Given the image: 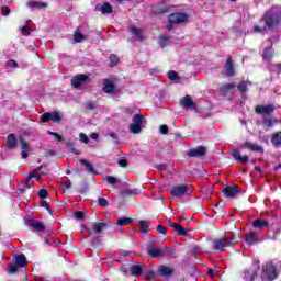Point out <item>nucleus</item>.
Masks as SVG:
<instances>
[{"label": "nucleus", "mask_w": 281, "mask_h": 281, "mask_svg": "<svg viewBox=\"0 0 281 281\" xmlns=\"http://www.w3.org/2000/svg\"><path fill=\"white\" fill-rule=\"evenodd\" d=\"M281 21V9L273 7L268 11L263 18L260 20L259 25H255L252 32L255 34H265L267 30H272V27H278Z\"/></svg>", "instance_id": "f257e3e1"}, {"label": "nucleus", "mask_w": 281, "mask_h": 281, "mask_svg": "<svg viewBox=\"0 0 281 281\" xmlns=\"http://www.w3.org/2000/svg\"><path fill=\"white\" fill-rule=\"evenodd\" d=\"M238 240L232 238V237H224L223 239L216 238L213 240L212 248L215 251H225L227 247H234V245H237Z\"/></svg>", "instance_id": "f03ea898"}, {"label": "nucleus", "mask_w": 281, "mask_h": 281, "mask_svg": "<svg viewBox=\"0 0 281 281\" xmlns=\"http://www.w3.org/2000/svg\"><path fill=\"white\" fill-rule=\"evenodd\" d=\"M263 274H262V280H269V281H273L276 280V278H278V270L276 269V266L271 265V263H267L263 267L262 270Z\"/></svg>", "instance_id": "7ed1b4c3"}, {"label": "nucleus", "mask_w": 281, "mask_h": 281, "mask_svg": "<svg viewBox=\"0 0 281 281\" xmlns=\"http://www.w3.org/2000/svg\"><path fill=\"white\" fill-rule=\"evenodd\" d=\"M142 124H144V115L135 114L132 119V124L130 125L131 133H142Z\"/></svg>", "instance_id": "20e7f679"}, {"label": "nucleus", "mask_w": 281, "mask_h": 281, "mask_svg": "<svg viewBox=\"0 0 281 281\" xmlns=\"http://www.w3.org/2000/svg\"><path fill=\"white\" fill-rule=\"evenodd\" d=\"M188 19H190V15H188V13L175 12L169 15L168 21L169 23H173L175 25H181V23H186Z\"/></svg>", "instance_id": "39448f33"}, {"label": "nucleus", "mask_w": 281, "mask_h": 281, "mask_svg": "<svg viewBox=\"0 0 281 281\" xmlns=\"http://www.w3.org/2000/svg\"><path fill=\"white\" fill-rule=\"evenodd\" d=\"M89 80V76L81 74L78 76H75L71 79V86L74 87V89H85V82H87Z\"/></svg>", "instance_id": "423d86ee"}, {"label": "nucleus", "mask_w": 281, "mask_h": 281, "mask_svg": "<svg viewBox=\"0 0 281 281\" xmlns=\"http://www.w3.org/2000/svg\"><path fill=\"white\" fill-rule=\"evenodd\" d=\"M188 194V187L186 184H177L171 188V196L173 199H181Z\"/></svg>", "instance_id": "0eeeda50"}, {"label": "nucleus", "mask_w": 281, "mask_h": 281, "mask_svg": "<svg viewBox=\"0 0 281 281\" xmlns=\"http://www.w3.org/2000/svg\"><path fill=\"white\" fill-rule=\"evenodd\" d=\"M111 226V222H106L104 220H101L100 222H92L91 227L92 232L94 234H100L101 232H104V229H108Z\"/></svg>", "instance_id": "6e6552de"}, {"label": "nucleus", "mask_w": 281, "mask_h": 281, "mask_svg": "<svg viewBox=\"0 0 281 281\" xmlns=\"http://www.w3.org/2000/svg\"><path fill=\"white\" fill-rule=\"evenodd\" d=\"M60 120H63V116L58 112H46L41 115L42 122H60Z\"/></svg>", "instance_id": "1a4fd4ad"}, {"label": "nucleus", "mask_w": 281, "mask_h": 281, "mask_svg": "<svg viewBox=\"0 0 281 281\" xmlns=\"http://www.w3.org/2000/svg\"><path fill=\"white\" fill-rule=\"evenodd\" d=\"M147 254L149 256H151V258H161L164 257V251L161 249H159L158 246H156V244H148L147 245Z\"/></svg>", "instance_id": "9d476101"}, {"label": "nucleus", "mask_w": 281, "mask_h": 281, "mask_svg": "<svg viewBox=\"0 0 281 281\" xmlns=\"http://www.w3.org/2000/svg\"><path fill=\"white\" fill-rule=\"evenodd\" d=\"M239 192L240 188H238V186H228L222 190V193L224 194V196H226V199H232L236 196Z\"/></svg>", "instance_id": "9b49d317"}, {"label": "nucleus", "mask_w": 281, "mask_h": 281, "mask_svg": "<svg viewBox=\"0 0 281 281\" xmlns=\"http://www.w3.org/2000/svg\"><path fill=\"white\" fill-rule=\"evenodd\" d=\"M276 111L274 104H268V105H257L256 106V113L259 115H271Z\"/></svg>", "instance_id": "f8f14e48"}, {"label": "nucleus", "mask_w": 281, "mask_h": 281, "mask_svg": "<svg viewBox=\"0 0 281 281\" xmlns=\"http://www.w3.org/2000/svg\"><path fill=\"white\" fill-rule=\"evenodd\" d=\"M224 74L228 78H232V76H235L236 70L234 69V60L231 57H227L226 63L224 65Z\"/></svg>", "instance_id": "ddd939ff"}, {"label": "nucleus", "mask_w": 281, "mask_h": 281, "mask_svg": "<svg viewBox=\"0 0 281 281\" xmlns=\"http://www.w3.org/2000/svg\"><path fill=\"white\" fill-rule=\"evenodd\" d=\"M128 32L136 41H144V30L135 26H128Z\"/></svg>", "instance_id": "4468645a"}, {"label": "nucleus", "mask_w": 281, "mask_h": 281, "mask_svg": "<svg viewBox=\"0 0 281 281\" xmlns=\"http://www.w3.org/2000/svg\"><path fill=\"white\" fill-rule=\"evenodd\" d=\"M144 263L138 262L134 263L130 267V273L131 276H134L135 278H139V274L144 271Z\"/></svg>", "instance_id": "2eb2a0df"}, {"label": "nucleus", "mask_w": 281, "mask_h": 281, "mask_svg": "<svg viewBox=\"0 0 281 281\" xmlns=\"http://www.w3.org/2000/svg\"><path fill=\"white\" fill-rule=\"evenodd\" d=\"M180 104L183 109H196V103L192 101V97L186 95L184 98L180 99Z\"/></svg>", "instance_id": "dca6fc26"}, {"label": "nucleus", "mask_w": 281, "mask_h": 281, "mask_svg": "<svg viewBox=\"0 0 281 281\" xmlns=\"http://www.w3.org/2000/svg\"><path fill=\"white\" fill-rule=\"evenodd\" d=\"M207 153V149L203 146H199L188 151L189 157H203Z\"/></svg>", "instance_id": "f3484780"}, {"label": "nucleus", "mask_w": 281, "mask_h": 281, "mask_svg": "<svg viewBox=\"0 0 281 281\" xmlns=\"http://www.w3.org/2000/svg\"><path fill=\"white\" fill-rule=\"evenodd\" d=\"M29 227L32 229V232H45V225L36 220H31L29 222Z\"/></svg>", "instance_id": "a211bd4d"}, {"label": "nucleus", "mask_w": 281, "mask_h": 281, "mask_svg": "<svg viewBox=\"0 0 281 281\" xmlns=\"http://www.w3.org/2000/svg\"><path fill=\"white\" fill-rule=\"evenodd\" d=\"M236 85L234 83H225L218 87L217 89V93L218 95H227V93H229V91H232V89H235Z\"/></svg>", "instance_id": "6ab92c4d"}, {"label": "nucleus", "mask_w": 281, "mask_h": 281, "mask_svg": "<svg viewBox=\"0 0 281 281\" xmlns=\"http://www.w3.org/2000/svg\"><path fill=\"white\" fill-rule=\"evenodd\" d=\"M18 145H19V142L16 140V135L9 134L7 136V148H9V150H14Z\"/></svg>", "instance_id": "aec40b11"}, {"label": "nucleus", "mask_w": 281, "mask_h": 281, "mask_svg": "<svg viewBox=\"0 0 281 281\" xmlns=\"http://www.w3.org/2000/svg\"><path fill=\"white\" fill-rule=\"evenodd\" d=\"M26 7L30 10H43V8H47V2H38V1L31 0L26 3Z\"/></svg>", "instance_id": "412c9836"}, {"label": "nucleus", "mask_w": 281, "mask_h": 281, "mask_svg": "<svg viewBox=\"0 0 281 281\" xmlns=\"http://www.w3.org/2000/svg\"><path fill=\"white\" fill-rule=\"evenodd\" d=\"M158 272L160 276H162V278H170V276L175 273V270L166 265H162L158 268Z\"/></svg>", "instance_id": "4be33fe9"}, {"label": "nucleus", "mask_w": 281, "mask_h": 281, "mask_svg": "<svg viewBox=\"0 0 281 281\" xmlns=\"http://www.w3.org/2000/svg\"><path fill=\"white\" fill-rule=\"evenodd\" d=\"M95 10L99 12H102V14H112L113 13V7H111V3L105 2L101 5H97Z\"/></svg>", "instance_id": "5701e85b"}, {"label": "nucleus", "mask_w": 281, "mask_h": 281, "mask_svg": "<svg viewBox=\"0 0 281 281\" xmlns=\"http://www.w3.org/2000/svg\"><path fill=\"white\" fill-rule=\"evenodd\" d=\"M244 278L247 281H255L258 278V269L245 270Z\"/></svg>", "instance_id": "b1692460"}, {"label": "nucleus", "mask_w": 281, "mask_h": 281, "mask_svg": "<svg viewBox=\"0 0 281 281\" xmlns=\"http://www.w3.org/2000/svg\"><path fill=\"white\" fill-rule=\"evenodd\" d=\"M244 148H248V150H252L254 153H265V148H262V146L249 142L244 144Z\"/></svg>", "instance_id": "393cba45"}, {"label": "nucleus", "mask_w": 281, "mask_h": 281, "mask_svg": "<svg viewBox=\"0 0 281 281\" xmlns=\"http://www.w3.org/2000/svg\"><path fill=\"white\" fill-rule=\"evenodd\" d=\"M271 144L274 148H281V131L272 134Z\"/></svg>", "instance_id": "a878e982"}, {"label": "nucleus", "mask_w": 281, "mask_h": 281, "mask_svg": "<svg viewBox=\"0 0 281 281\" xmlns=\"http://www.w3.org/2000/svg\"><path fill=\"white\" fill-rule=\"evenodd\" d=\"M103 91L104 93H115V85H113V81L105 79L103 81Z\"/></svg>", "instance_id": "bb28decb"}, {"label": "nucleus", "mask_w": 281, "mask_h": 281, "mask_svg": "<svg viewBox=\"0 0 281 281\" xmlns=\"http://www.w3.org/2000/svg\"><path fill=\"white\" fill-rule=\"evenodd\" d=\"M252 227L255 229H263V227H269V222H267V220H255L252 222Z\"/></svg>", "instance_id": "cd10ccee"}, {"label": "nucleus", "mask_w": 281, "mask_h": 281, "mask_svg": "<svg viewBox=\"0 0 281 281\" xmlns=\"http://www.w3.org/2000/svg\"><path fill=\"white\" fill-rule=\"evenodd\" d=\"M246 243L247 245H256L258 243V235L254 232L246 234Z\"/></svg>", "instance_id": "c85d7f7f"}, {"label": "nucleus", "mask_w": 281, "mask_h": 281, "mask_svg": "<svg viewBox=\"0 0 281 281\" xmlns=\"http://www.w3.org/2000/svg\"><path fill=\"white\" fill-rule=\"evenodd\" d=\"M15 265L18 267H27V258H25V255H16Z\"/></svg>", "instance_id": "c756f323"}, {"label": "nucleus", "mask_w": 281, "mask_h": 281, "mask_svg": "<svg viewBox=\"0 0 281 281\" xmlns=\"http://www.w3.org/2000/svg\"><path fill=\"white\" fill-rule=\"evenodd\" d=\"M249 85H251L248 81H241L238 86L237 89L240 91L241 95H245L247 91H249Z\"/></svg>", "instance_id": "7c9ffc66"}, {"label": "nucleus", "mask_w": 281, "mask_h": 281, "mask_svg": "<svg viewBox=\"0 0 281 281\" xmlns=\"http://www.w3.org/2000/svg\"><path fill=\"white\" fill-rule=\"evenodd\" d=\"M80 164H82V166H85L87 172H89L90 175H95V168H93V165H91V162L81 159Z\"/></svg>", "instance_id": "2f4dec72"}, {"label": "nucleus", "mask_w": 281, "mask_h": 281, "mask_svg": "<svg viewBox=\"0 0 281 281\" xmlns=\"http://www.w3.org/2000/svg\"><path fill=\"white\" fill-rule=\"evenodd\" d=\"M278 121L276 119H272L270 116H263V124L267 126V128H272L274 124H277Z\"/></svg>", "instance_id": "473e14b6"}, {"label": "nucleus", "mask_w": 281, "mask_h": 281, "mask_svg": "<svg viewBox=\"0 0 281 281\" xmlns=\"http://www.w3.org/2000/svg\"><path fill=\"white\" fill-rule=\"evenodd\" d=\"M167 77L169 78V80H172L173 82L181 81V77H179V75L175 70H170L169 72H167Z\"/></svg>", "instance_id": "72a5a7b5"}, {"label": "nucleus", "mask_w": 281, "mask_h": 281, "mask_svg": "<svg viewBox=\"0 0 281 281\" xmlns=\"http://www.w3.org/2000/svg\"><path fill=\"white\" fill-rule=\"evenodd\" d=\"M262 58L263 60H271V58H273V48H266L263 50Z\"/></svg>", "instance_id": "f704fd0d"}, {"label": "nucleus", "mask_w": 281, "mask_h": 281, "mask_svg": "<svg viewBox=\"0 0 281 281\" xmlns=\"http://www.w3.org/2000/svg\"><path fill=\"white\" fill-rule=\"evenodd\" d=\"M133 223V220L131 217H122L116 221V225L120 227L124 225H131Z\"/></svg>", "instance_id": "c9c22d12"}, {"label": "nucleus", "mask_w": 281, "mask_h": 281, "mask_svg": "<svg viewBox=\"0 0 281 281\" xmlns=\"http://www.w3.org/2000/svg\"><path fill=\"white\" fill-rule=\"evenodd\" d=\"M162 256H166L167 258H175V249L170 247H165L162 249Z\"/></svg>", "instance_id": "e433bc0d"}, {"label": "nucleus", "mask_w": 281, "mask_h": 281, "mask_svg": "<svg viewBox=\"0 0 281 281\" xmlns=\"http://www.w3.org/2000/svg\"><path fill=\"white\" fill-rule=\"evenodd\" d=\"M138 225L140 227L142 234H147L148 233V229H149L148 222L140 221V222H138Z\"/></svg>", "instance_id": "4c0bfd02"}, {"label": "nucleus", "mask_w": 281, "mask_h": 281, "mask_svg": "<svg viewBox=\"0 0 281 281\" xmlns=\"http://www.w3.org/2000/svg\"><path fill=\"white\" fill-rule=\"evenodd\" d=\"M269 70L272 71V74H281V63L270 65Z\"/></svg>", "instance_id": "58836bf2"}, {"label": "nucleus", "mask_w": 281, "mask_h": 281, "mask_svg": "<svg viewBox=\"0 0 281 281\" xmlns=\"http://www.w3.org/2000/svg\"><path fill=\"white\" fill-rule=\"evenodd\" d=\"M74 38H75V43H82V41H85L86 37H85V34L76 31Z\"/></svg>", "instance_id": "ea45409f"}, {"label": "nucleus", "mask_w": 281, "mask_h": 281, "mask_svg": "<svg viewBox=\"0 0 281 281\" xmlns=\"http://www.w3.org/2000/svg\"><path fill=\"white\" fill-rule=\"evenodd\" d=\"M169 41L170 36H168L167 34H162L160 35L159 44L161 45V47H165L166 43H168Z\"/></svg>", "instance_id": "a19ab883"}, {"label": "nucleus", "mask_w": 281, "mask_h": 281, "mask_svg": "<svg viewBox=\"0 0 281 281\" xmlns=\"http://www.w3.org/2000/svg\"><path fill=\"white\" fill-rule=\"evenodd\" d=\"M110 63H111V67H115V65L120 63V57H117V55L115 54L110 55Z\"/></svg>", "instance_id": "79ce46f5"}, {"label": "nucleus", "mask_w": 281, "mask_h": 281, "mask_svg": "<svg viewBox=\"0 0 281 281\" xmlns=\"http://www.w3.org/2000/svg\"><path fill=\"white\" fill-rule=\"evenodd\" d=\"M176 233L178 234V236H187L188 235V231L180 225V227L176 231Z\"/></svg>", "instance_id": "37998d69"}, {"label": "nucleus", "mask_w": 281, "mask_h": 281, "mask_svg": "<svg viewBox=\"0 0 281 281\" xmlns=\"http://www.w3.org/2000/svg\"><path fill=\"white\" fill-rule=\"evenodd\" d=\"M121 194H122L123 196H133L134 194H137V190H133V191H131V190H124V191L121 192Z\"/></svg>", "instance_id": "c03bdc74"}, {"label": "nucleus", "mask_w": 281, "mask_h": 281, "mask_svg": "<svg viewBox=\"0 0 281 281\" xmlns=\"http://www.w3.org/2000/svg\"><path fill=\"white\" fill-rule=\"evenodd\" d=\"M74 217L77 220V221H82V218H85V212L82 211H77L74 213Z\"/></svg>", "instance_id": "a18cd8bd"}, {"label": "nucleus", "mask_w": 281, "mask_h": 281, "mask_svg": "<svg viewBox=\"0 0 281 281\" xmlns=\"http://www.w3.org/2000/svg\"><path fill=\"white\" fill-rule=\"evenodd\" d=\"M98 203L101 207H106V205H109V200L104 198H98Z\"/></svg>", "instance_id": "49530a36"}, {"label": "nucleus", "mask_w": 281, "mask_h": 281, "mask_svg": "<svg viewBox=\"0 0 281 281\" xmlns=\"http://www.w3.org/2000/svg\"><path fill=\"white\" fill-rule=\"evenodd\" d=\"M79 139L82 142V144H89V136H87L85 133L79 134Z\"/></svg>", "instance_id": "de8ad7c7"}, {"label": "nucleus", "mask_w": 281, "mask_h": 281, "mask_svg": "<svg viewBox=\"0 0 281 281\" xmlns=\"http://www.w3.org/2000/svg\"><path fill=\"white\" fill-rule=\"evenodd\" d=\"M19 271V266L16 263L9 265V273H16Z\"/></svg>", "instance_id": "09e8293b"}, {"label": "nucleus", "mask_w": 281, "mask_h": 281, "mask_svg": "<svg viewBox=\"0 0 281 281\" xmlns=\"http://www.w3.org/2000/svg\"><path fill=\"white\" fill-rule=\"evenodd\" d=\"M38 196H40V199H47V196H49V193L47 192V190L41 189L38 191Z\"/></svg>", "instance_id": "8fccbe9b"}, {"label": "nucleus", "mask_w": 281, "mask_h": 281, "mask_svg": "<svg viewBox=\"0 0 281 281\" xmlns=\"http://www.w3.org/2000/svg\"><path fill=\"white\" fill-rule=\"evenodd\" d=\"M106 181H108V183H110V186H115V183H117V178H115L113 176H108Z\"/></svg>", "instance_id": "3c124183"}, {"label": "nucleus", "mask_w": 281, "mask_h": 281, "mask_svg": "<svg viewBox=\"0 0 281 281\" xmlns=\"http://www.w3.org/2000/svg\"><path fill=\"white\" fill-rule=\"evenodd\" d=\"M21 34H23V36H30V26L27 25L22 26Z\"/></svg>", "instance_id": "603ef678"}, {"label": "nucleus", "mask_w": 281, "mask_h": 281, "mask_svg": "<svg viewBox=\"0 0 281 281\" xmlns=\"http://www.w3.org/2000/svg\"><path fill=\"white\" fill-rule=\"evenodd\" d=\"M20 146L22 150H30V145L23 138L20 139Z\"/></svg>", "instance_id": "864d4df0"}, {"label": "nucleus", "mask_w": 281, "mask_h": 281, "mask_svg": "<svg viewBox=\"0 0 281 281\" xmlns=\"http://www.w3.org/2000/svg\"><path fill=\"white\" fill-rule=\"evenodd\" d=\"M29 176H30V179H36L37 181H41V176L36 170L32 171Z\"/></svg>", "instance_id": "5fc2aeb1"}, {"label": "nucleus", "mask_w": 281, "mask_h": 281, "mask_svg": "<svg viewBox=\"0 0 281 281\" xmlns=\"http://www.w3.org/2000/svg\"><path fill=\"white\" fill-rule=\"evenodd\" d=\"M168 132H169L168 125H161V126L159 127V133H160L161 135H168Z\"/></svg>", "instance_id": "6e6d98bb"}, {"label": "nucleus", "mask_w": 281, "mask_h": 281, "mask_svg": "<svg viewBox=\"0 0 281 281\" xmlns=\"http://www.w3.org/2000/svg\"><path fill=\"white\" fill-rule=\"evenodd\" d=\"M48 135H53L54 138L57 139V142H63V136H60L58 133L56 132H52V131H48Z\"/></svg>", "instance_id": "4d7b16f0"}, {"label": "nucleus", "mask_w": 281, "mask_h": 281, "mask_svg": "<svg viewBox=\"0 0 281 281\" xmlns=\"http://www.w3.org/2000/svg\"><path fill=\"white\" fill-rule=\"evenodd\" d=\"M232 157H234L236 161H240V158H241L243 156L240 155V151H238V150H233Z\"/></svg>", "instance_id": "13d9d810"}, {"label": "nucleus", "mask_w": 281, "mask_h": 281, "mask_svg": "<svg viewBox=\"0 0 281 281\" xmlns=\"http://www.w3.org/2000/svg\"><path fill=\"white\" fill-rule=\"evenodd\" d=\"M7 65L12 69H16V67L19 66V64L14 59H10L9 61H7Z\"/></svg>", "instance_id": "bf43d9fd"}, {"label": "nucleus", "mask_w": 281, "mask_h": 281, "mask_svg": "<svg viewBox=\"0 0 281 281\" xmlns=\"http://www.w3.org/2000/svg\"><path fill=\"white\" fill-rule=\"evenodd\" d=\"M41 205H42V207H45L47 210V212H49L52 214V207H49V204L47 203V201L42 200Z\"/></svg>", "instance_id": "052dcab7"}, {"label": "nucleus", "mask_w": 281, "mask_h": 281, "mask_svg": "<svg viewBox=\"0 0 281 281\" xmlns=\"http://www.w3.org/2000/svg\"><path fill=\"white\" fill-rule=\"evenodd\" d=\"M117 165L120 166V168H126L128 166V161H126V159H120L117 161Z\"/></svg>", "instance_id": "680f3d73"}, {"label": "nucleus", "mask_w": 281, "mask_h": 281, "mask_svg": "<svg viewBox=\"0 0 281 281\" xmlns=\"http://www.w3.org/2000/svg\"><path fill=\"white\" fill-rule=\"evenodd\" d=\"M157 232H158V234H166L167 228L164 225H158L157 226Z\"/></svg>", "instance_id": "e2e57ef3"}, {"label": "nucleus", "mask_w": 281, "mask_h": 281, "mask_svg": "<svg viewBox=\"0 0 281 281\" xmlns=\"http://www.w3.org/2000/svg\"><path fill=\"white\" fill-rule=\"evenodd\" d=\"M30 155V149H22L21 157L22 159H27Z\"/></svg>", "instance_id": "0e129e2a"}, {"label": "nucleus", "mask_w": 281, "mask_h": 281, "mask_svg": "<svg viewBox=\"0 0 281 281\" xmlns=\"http://www.w3.org/2000/svg\"><path fill=\"white\" fill-rule=\"evenodd\" d=\"M86 106H87V109H89V111H94L97 104H95V102H89V103H87Z\"/></svg>", "instance_id": "69168bd1"}, {"label": "nucleus", "mask_w": 281, "mask_h": 281, "mask_svg": "<svg viewBox=\"0 0 281 281\" xmlns=\"http://www.w3.org/2000/svg\"><path fill=\"white\" fill-rule=\"evenodd\" d=\"M2 14H3V16H8L10 14V8L3 7L2 8Z\"/></svg>", "instance_id": "338daca9"}, {"label": "nucleus", "mask_w": 281, "mask_h": 281, "mask_svg": "<svg viewBox=\"0 0 281 281\" xmlns=\"http://www.w3.org/2000/svg\"><path fill=\"white\" fill-rule=\"evenodd\" d=\"M63 188H66V190H69V188H71V181H66V182H63Z\"/></svg>", "instance_id": "774afa93"}]
</instances>
